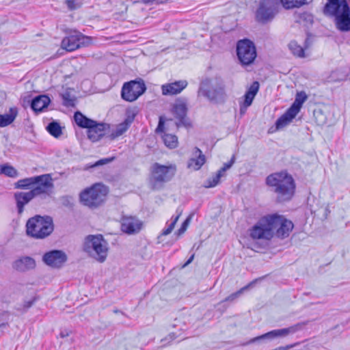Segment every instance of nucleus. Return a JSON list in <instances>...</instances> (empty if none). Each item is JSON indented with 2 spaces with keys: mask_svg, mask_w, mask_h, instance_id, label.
Returning a JSON list of instances; mask_svg holds the SVG:
<instances>
[{
  "mask_svg": "<svg viewBox=\"0 0 350 350\" xmlns=\"http://www.w3.org/2000/svg\"><path fill=\"white\" fill-rule=\"evenodd\" d=\"M306 0H281V3L286 9L298 8L304 4Z\"/></svg>",
  "mask_w": 350,
  "mask_h": 350,
  "instance_id": "4c0bfd02",
  "label": "nucleus"
},
{
  "mask_svg": "<svg viewBox=\"0 0 350 350\" xmlns=\"http://www.w3.org/2000/svg\"><path fill=\"white\" fill-rule=\"evenodd\" d=\"M146 89L143 80L131 81L124 83L122 88L121 96L126 101L133 102L137 100L146 91Z\"/></svg>",
  "mask_w": 350,
  "mask_h": 350,
  "instance_id": "9d476101",
  "label": "nucleus"
},
{
  "mask_svg": "<svg viewBox=\"0 0 350 350\" xmlns=\"http://www.w3.org/2000/svg\"><path fill=\"white\" fill-rule=\"evenodd\" d=\"M295 111H291V109L289 108L286 112L283 114L280 118L278 119L275 122V126L278 129H282L288 124L292 120L297 116Z\"/></svg>",
  "mask_w": 350,
  "mask_h": 350,
  "instance_id": "c85d7f7f",
  "label": "nucleus"
},
{
  "mask_svg": "<svg viewBox=\"0 0 350 350\" xmlns=\"http://www.w3.org/2000/svg\"><path fill=\"white\" fill-rule=\"evenodd\" d=\"M53 220H27L26 232L28 236L42 239L49 236L54 229Z\"/></svg>",
  "mask_w": 350,
  "mask_h": 350,
  "instance_id": "1a4fd4ad",
  "label": "nucleus"
},
{
  "mask_svg": "<svg viewBox=\"0 0 350 350\" xmlns=\"http://www.w3.org/2000/svg\"><path fill=\"white\" fill-rule=\"evenodd\" d=\"M291 51L296 56L299 57H304V50L295 41H291L288 44Z\"/></svg>",
  "mask_w": 350,
  "mask_h": 350,
  "instance_id": "c9c22d12",
  "label": "nucleus"
},
{
  "mask_svg": "<svg viewBox=\"0 0 350 350\" xmlns=\"http://www.w3.org/2000/svg\"><path fill=\"white\" fill-rule=\"evenodd\" d=\"M177 212H179V213H178L177 215H176L174 217V216H173L171 219H178L180 217L182 211H180V209L178 208V209L177 210Z\"/></svg>",
  "mask_w": 350,
  "mask_h": 350,
  "instance_id": "3c124183",
  "label": "nucleus"
},
{
  "mask_svg": "<svg viewBox=\"0 0 350 350\" xmlns=\"http://www.w3.org/2000/svg\"><path fill=\"white\" fill-rule=\"evenodd\" d=\"M8 323H0V329L1 328H5L8 326Z\"/></svg>",
  "mask_w": 350,
  "mask_h": 350,
  "instance_id": "864d4df0",
  "label": "nucleus"
},
{
  "mask_svg": "<svg viewBox=\"0 0 350 350\" xmlns=\"http://www.w3.org/2000/svg\"><path fill=\"white\" fill-rule=\"evenodd\" d=\"M31 219H51L48 216H46V217H42L39 215H36L33 217H32Z\"/></svg>",
  "mask_w": 350,
  "mask_h": 350,
  "instance_id": "09e8293b",
  "label": "nucleus"
},
{
  "mask_svg": "<svg viewBox=\"0 0 350 350\" xmlns=\"http://www.w3.org/2000/svg\"><path fill=\"white\" fill-rule=\"evenodd\" d=\"M36 266V260L30 256H23L12 263L13 269L19 272H26L32 270Z\"/></svg>",
  "mask_w": 350,
  "mask_h": 350,
  "instance_id": "412c9836",
  "label": "nucleus"
},
{
  "mask_svg": "<svg viewBox=\"0 0 350 350\" xmlns=\"http://www.w3.org/2000/svg\"><path fill=\"white\" fill-rule=\"evenodd\" d=\"M273 223L274 227V235L278 238L284 239L288 237L290 232L293 228L292 220H265Z\"/></svg>",
  "mask_w": 350,
  "mask_h": 350,
  "instance_id": "dca6fc26",
  "label": "nucleus"
},
{
  "mask_svg": "<svg viewBox=\"0 0 350 350\" xmlns=\"http://www.w3.org/2000/svg\"><path fill=\"white\" fill-rule=\"evenodd\" d=\"M51 100L46 95H40L36 96L31 102V108L36 112H40L46 108L50 103Z\"/></svg>",
  "mask_w": 350,
  "mask_h": 350,
  "instance_id": "a878e982",
  "label": "nucleus"
},
{
  "mask_svg": "<svg viewBox=\"0 0 350 350\" xmlns=\"http://www.w3.org/2000/svg\"><path fill=\"white\" fill-rule=\"evenodd\" d=\"M325 14L334 17L336 28L340 31H350V7L347 0H328Z\"/></svg>",
  "mask_w": 350,
  "mask_h": 350,
  "instance_id": "f03ea898",
  "label": "nucleus"
},
{
  "mask_svg": "<svg viewBox=\"0 0 350 350\" xmlns=\"http://www.w3.org/2000/svg\"><path fill=\"white\" fill-rule=\"evenodd\" d=\"M206 158L202 152L198 148H195L193 157L188 161L187 167L193 170H198L204 164Z\"/></svg>",
  "mask_w": 350,
  "mask_h": 350,
  "instance_id": "5701e85b",
  "label": "nucleus"
},
{
  "mask_svg": "<svg viewBox=\"0 0 350 350\" xmlns=\"http://www.w3.org/2000/svg\"><path fill=\"white\" fill-rule=\"evenodd\" d=\"M168 336L170 337L171 340H172L176 338V336H175L174 334H170Z\"/></svg>",
  "mask_w": 350,
  "mask_h": 350,
  "instance_id": "5fc2aeb1",
  "label": "nucleus"
},
{
  "mask_svg": "<svg viewBox=\"0 0 350 350\" xmlns=\"http://www.w3.org/2000/svg\"><path fill=\"white\" fill-rule=\"evenodd\" d=\"M83 250L96 261L103 263L108 256L109 244L100 234H89L84 239Z\"/></svg>",
  "mask_w": 350,
  "mask_h": 350,
  "instance_id": "7ed1b4c3",
  "label": "nucleus"
},
{
  "mask_svg": "<svg viewBox=\"0 0 350 350\" xmlns=\"http://www.w3.org/2000/svg\"><path fill=\"white\" fill-rule=\"evenodd\" d=\"M163 140L165 145L170 148H174L178 145V139L174 135L165 134Z\"/></svg>",
  "mask_w": 350,
  "mask_h": 350,
  "instance_id": "f704fd0d",
  "label": "nucleus"
},
{
  "mask_svg": "<svg viewBox=\"0 0 350 350\" xmlns=\"http://www.w3.org/2000/svg\"><path fill=\"white\" fill-rule=\"evenodd\" d=\"M259 89V83L257 81H254L249 88L247 91L245 92L244 95V100L243 103H240V113L244 114L247 109L250 107L253 100L254 99Z\"/></svg>",
  "mask_w": 350,
  "mask_h": 350,
  "instance_id": "6ab92c4d",
  "label": "nucleus"
},
{
  "mask_svg": "<svg viewBox=\"0 0 350 350\" xmlns=\"http://www.w3.org/2000/svg\"><path fill=\"white\" fill-rule=\"evenodd\" d=\"M108 192L109 190L106 186L100 183H96L81 192L80 202L90 208H96L104 204Z\"/></svg>",
  "mask_w": 350,
  "mask_h": 350,
  "instance_id": "20e7f679",
  "label": "nucleus"
},
{
  "mask_svg": "<svg viewBox=\"0 0 350 350\" xmlns=\"http://www.w3.org/2000/svg\"><path fill=\"white\" fill-rule=\"evenodd\" d=\"M193 215H189V216H188L186 219H191V217H193Z\"/></svg>",
  "mask_w": 350,
  "mask_h": 350,
  "instance_id": "4d7b16f0",
  "label": "nucleus"
},
{
  "mask_svg": "<svg viewBox=\"0 0 350 350\" xmlns=\"http://www.w3.org/2000/svg\"><path fill=\"white\" fill-rule=\"evenodd\" d=\"M250 237L253 239L271 240L274 236V227L273 223L259 220L251 229Z\"/></svg>",
  "mask_w": 350,
  "mask_h": 350,
  "instance_id": "f8f14e48",
  "label": "nucleus"
},
{
  "mask_svg": "<svg viewBox=\"0 0 350 350\" xmlns=\"http://www.w3.org/2000/svg\"><path fill=\"white\" fill-rule=\"evenodd\" d=\"M67 255L62 250H53L42 256V261L49 267L55 269L61 268L67 261Z\"/></svg>",
  "mask_w": 350,
  "mask_h": 350,
  "instance_id": "4468645a",
  "label": "nucleus"
},
{
  "mask_svg": "<svg viewBox=\"0 0 350 350\" xmlns=\"http://www.w3.org/2000/svg\"><path fill=\"white\" fill-rule=\"evenodd\" d=\"M74 119L76 124L79 127L85 128L88 129V130L95 122L94 120L87 118L79 111L75 112L74 115Z\"/></svg>",
  "mask_w": 350,
  "mask_h": 350,
  "instance_id": "c756f323",
  "label": "nucleus"
},
{
  "mask_svg": "<svg viewBox=\"0 0 350 350\" xmlns=\"http://www.w3.org/2000/svg\"><path fill=\"white\" fill-rule=\"evenodd\" d=\"M90 42V37L85 36L80 32L75 31L73 34L62 40V47L67 51H72L81 46H88Z\"/></svg>",
  "mask_w": 350,
  "mask_h": 350,
  "instance_id": "ddd939ff",
  "label": "nucleus"
},
{
  "mask_svg": "<svg viewBox=\"0 0 350 350\" xmlns=\"http://www.w3.org/2000/svg\"><path fill=\"white\" fill-rule=\"evenodd\" d=\"M46 129L48 132L55 137H59L62 133L59 124L56 122L49 123Z\"/></svg>",
  "mask_w": 350,
  "mask_h": 350,
  "instance_id": "72a5a7b5",
  "label": "nucleus"
},
{
  "mask_svg": "<svg viewBox=\"0 0 350 350\" xmlns=\"http://www.w3.org/2000/svg\"><path fill=\"white\" fill-rule=\"evenodd\" d=\"M174 113L176 117L180 120V123L184 124V119L187 114V103L183 100H177L174 105Z\"/></svg>",
  "mask_w": 350,
  "mask_h": 350,
  "instance_id": "bb28decb",
  "label": "nucleus"
},
{
  "mask_svg": "<svg viewBox=\"0 0 350 350\" xmlns=\"http://www.w3.org/2000/svg\"><path fill=\"white\" fill-rule=\"evenodd\" d=\"M193 258H194V254H193V255H191L190 256V258L185 263L184 267H185V266L188 265L189 264H190L192 262V260H193Z\"/></svg>",
  "mask_w": 350,
  "mask_h": 350,
  "instance_id": "8fccbe9b",
  "label": "nucleus"
},
{
  "mask_svg": "<svg viewBox=\"0 0 350 350\" xmlns=\"http://www.w3.org/2000/svg\"><path fill=\"white\" fill-rule=\"evenodd\" d=\"M200 92L209 100L215 103H224L226 98L225 85L221 79H206L202 81Z\"/></svg>",
  "mask_w": 350,
  "mask_h": 350,
  "instance_id": "39448f33",
  "label": "nucleus"
},
{
  "mask_svg": "<svg viewBox=\"0 0 350 350\" xmlns=\"http://www.w3.org/2000/svg\"><path fill=\"white\" fill-rule=\"evenodd\" d=\"M31 191L18 192L14 194V198L16 202L18 212L21 213L23 211V206L33 198Z\"/></svg>",
  "mask_w": 350,
  "mask_h": 350,
  "instance_id": "b1692460",
  "label": "nucleus"
},
{
  "mask_svg": "<svg viewBox=\"0 0 350 350\" xmlns=\"http://www.w3.org/2000/svg\"><path fill=\"white\" fill-rule=\"evenodd\" d=\"M177 221L178 220H173V221L172 223H170L166 228H165L162 230V232L157 237L159 243L163 241L162 237L163 236H167L172 232V231L173 230V229L175 227V225H176Z\"/></svg>",
  "mask_w": 350,
  "mask_h": 350,
  "instance_id": "58836bf2",
  "label": "nucleus"
},
{
  "mask_svg": "<svg viewBox=\"0 0 350 350\" xmlns=\"http://www.w3.org/2000/svg\"><path fill=\"white\" fill-rule=\"evenodd\" d=\"M66 3L70 10L79 8L81 5L78 0H66Z\"/></svg>",
  "mask_w": 350,
  "mask_h": 350,
  "instance_id": "79ce46f5",
  "label": "nucleus"
},
{
  "mask_svg": "<svg viewBox=\"0 0 350 350\" xmlns=\"http://www.w3.org/2000/svg\"><path fill=\"white\" fill-rule=\"evenodd\" d=\"M278 0H260L255 12L256 21L266 24L273 20L278 12Z\"/></svg>",
  "mask_w": 350,
  "mask_h": 350,
  "instance_id": "6e6552de",
  "label": "nucleus"
},
{
  "mask_svg": "<svg viewBox=\"0 0 350 350\" xmlns=\"http://www.w3.org/2000/svg\"><path fill=\"white\" fill-rule=\"evenodd\" d=\"M164 119L163 117H160L159 118V124H158V126L156 129V131L157 132H163V129H164Z\"/></svg>",
  "mask_w": 350,
  "mask_h": 350,
  "instance_id": "37998d69",
  "label": "nucleus"
},
{
  "mask_svg": "<svg viewBox=\"0 0 350 350\" xmlns=\"http://www.w3.org/2000/svg\"><path fill=\"white\" fill-rule=\"evenodd\" d=\"M112 160H113V158L100 159L91 165H86L85 167V170H88L90 168H92V167H97V166H99L101 165L107 164V163L111 162Z\"/></svg>",
  "mask_w": 350,
  "mask_h": 350,
  "instance_id": "a19ab883",
  "label": "nucleus"
},
{
  "mask_svg": "<svg viewBox=\"0 0 350 350\" xmlns=\"http://www.w3.org/2000/svg\"><path fill=\"white\" fill-rule=\"evenodd\" d=\"M38 180L30 191L33 197L41 195H49L53 189V184L49 175L37 176Z\"/></svg>",
  "mask_w": 350,
  "mask_h": 350,
  "instance_id": "2eb2a0df",
  "label": "nucleus"
},
{
  "mask_svg": "<svg viewBox=\"0 0 350 350\" xmlns=\"http://www.w3.org/2000/svg\"><path fill=\"white\" fill-rule=\"evenodd\" d=\"M307 95L304 92H298L296 94L295 100L290 109L291 111H295L296 113H298L300 111V109L303 105V103L306 100Z\"/></svg>",
  "mask_w": 350,
  "mask_h": 350,
  "instance_id": "7c9ffc66",
  "label": "nucleus"
},
{
  "mask_svg": "<svg viewBox=\"0 0 350 350\" xmlns=\"http://www.w3.org/2000/svg\"><path fill=\"white\" fill-rule=\"evenodd\" d=\"M122 219H134L133 217L130 216V217H122Z\"/></svg>",
  "mask_w": 350,
  "mask_h": 350,
  "instance_id": "6e6d98bb",
  "label": "nucleus"
},
{
  "mask_svg": "<svg viewBox=\"0 0 350 350\" xmlns=\"http://www.w3.org/2000/svg\"><path fill=\"white\" fill-rule=\"evenodd\" d=\"M68 96L69 95L68 94H65L63 95L64 103L66 105H72L73 104V100L72 99L68 98Z\"/></svg>",
  "mask_w": 350,
  "mask_h": 350,
  "instance_id": "49530a36",
  "label": "nucleus"
},
{
  "mask_svg": "<svg viewBox=\"0 0 350 350\" xmlns=\"http://www.w3.org/2000/svg\"><path fill=\"white\" fill-rule=\"evenodd\" d=\"M68 336V333L67 332H61L60 336L62 338H65Z\"/></svg>",
  "mask_w": 350,
  "mask_h": 350,
  "instance_id": "603ef678",
  "label": "nucleus"
},
{
  "mask_svg": "<svg viewBox=\"0 0 350 350\" xmlns=\"http://www.w3.org/2000/svg\"><path fill=\"white\" fill-rule=\"evenodd\" d=\"M237 53L239 61L243 65L252 64L256 57L254 43L249 40H240L237 43Z\"/></svg>",
  "mask_w": 350,
  "mask_h": 350,
  "instance_id": "9b49d317",
  "label": "nucleus"
},
{
  "mask_svg": "<svg viewBox=\"0 0 350 350\" xmlns=\"http://www.w3.org/2000/svg\"><path fill=\"white\" fill-rule=\"evenodd\" d=\"M188 83L186 80H179L172 83H167L161 85V92L164 96H173L180 94Z\"/></svg>",
  "mask_w": 350,
  "mask_h": 350,
  "instance_id": "a211bd4d",
  "label": "nucleus"
},
{
  "mask_svg": "<svg viewBox=\"0 0 350 350\" xmlns=\"http://www.w3.org/2000/svg\"><path fill=\"white\" fill-rule=\"evenodd\" d=\"M262 219H284V217L278 213H273L264 217Z\"/></svg>",
  "mask_w": 350,
  "mask_h": 350,
  "instance_id": "c03bdc74",
  "label": "nucleus"
},
{
  "mask_svg": "<svg viewBox=\"0 0 350 350\" xmlns=\"http://www.w3.org/2000/svg\"><path fill=\"white\" fill-rule=\"evenodd\" d=\"M109 130V124L95 121L88 130V137L92 142H98L104 137Z\"/></svg>",
  "mask_w": 350,
  "mask_h": 350,
  "instance_id": "f3484780",
  "label": "nucleus"
},
{
  "mask_svg": "<svg viewBox=\"0 0 350 350\" xmlns=\"http://www.w3.org/2000/svg\"><path fill=\"white\" fill-rule=\"evenodd\" d=\"M175 165H163L158 163L152 164L150 168V184L153 189H159L164 183L170 181L175 175Z\"/></svg>",
  "mask_w": 350,
  "mask_h": 350,
  "instance_id": "0eeeda50",
  "label": "nucleus"
},
{
  "mask_svg": "<svg viewBox=\"0 0 350 350\" xmlns=\"http://www.w3.org/2000/svg\"><path fill=\"white\" fill-rule=\"evenodd\" d=\"M294 346H295V345H289V346L288 345L286 347H278L274 349L273 350H287L289 348L293 347Z\"/></svg>",
  "mask_w": 350,
  "mask_h": 350,
  "instance_id": "de8ad7c7",
  "label": "nucleus"
},
{
  "mask_svg": "<svg viewBox=\"0 0 350 350\" xmlns=\"http://www.w3.org/2000/svg\"><path fill=\"white\" fill-rule=\"evenodd\" d=\"M121 230L127 234H135L140 232L143 223L140 220H122Z\"/></svg>",
  "mask_w": 350,
  "mask_h": 350,
  "instance_id": "4be33fe9",
  "label": "nucleus"
},
{
  "mask_svg": "<svg viewBox=\"0 0 350 350\" xmlns=\"http://www.w3.org/2000/svg\"><path fill=\"white\" fill-rule=\"evenodd\" d=\"M266 276H263V277H261V278H259L258 279H256L254 280H253L252 282H251L250 284H248L247 286L241 288L240 290H239L238 291L234 293H232L231 295H230L228 297H227L226 299H225V301H233L235 299H237V297H239L244 291L248 289L250 286H252L254 284H255L258 280H262L263 278H265Z\"/></svg>",
  "mask_w": 350,
  "mask_h": 350,
  "instance_id": "473e14b6",
  "label": "nucleus"
},
{
  "mask_svg": "<svg viewBox=\"0 0 350 350\" xmlns=\"http://www.w3.org/2000/svg\"><path fill=\"white\" fill-rule=\"evenodd\" d=\"M308 324V321L297 323L290 327L273 329L260 336L254 337L249 341L243 344V346L248 345L253 343H262L267 341H273L278 338H284L288 335H292L296 332L301 331Z\"/></svg>",
  "mask_w": 350,
  "mask_h": 350,
  "instance_id": "423d86ee",
  "label": "nucleus"
},
{
  "mask_svg": "<svg viewBox=\"0 0 350 350\" xmlns=\"http://www.w3.org/2000/svg\"><path fill=\"white\" fill-rule=\"evenodd\" d=\"M0 174H3L9 177L17 176L18 172L16 170L10 165H3L0 167Z\"/></svg>",
  "mask_w": 350,
  "mask_h": 350,
  "instance_id": "e433bc0d",
  "label": "nucleus"
},
{
  "mask_svg": "<svg viewBox=\"0 0 350 350\" xmlns=\"http://www.w3.org/2000/svg\"><path fill=\"white\" fill-rule=\"evenodd\" d=\"M36 300V298L34 297L30 301H25L24 303V305H23V307L25 310H27L28 308H29L30 307L32 306V305L35 303Z\"/></svg>",
  "mask_w": 350,
  "mask_h": 350,
  "instance_id": "a18cd8bd",
  "label": "nucleus"
},
{
  "mask_svg": "<svg viewBox=\"0 0 350 350\" xmlns=\"http://www.w3.org/2000/svg\"><path fill=\"white\" fill-rule=\"evenodd\" d=\"M189 221L190 220H184L183 223L181 225V227L175 232L176 239H178L180 236L185 233L189 224Z\"/></svg>",
  "mask_w": 350,
  "mask_h": 350,
  "instance_id": "ea45409f",
  "label": "nucleus"
},
{
  "mask_svg": "<svg viewBox=\"0 0 350 350\" xmlns=\"http://www.w3.org/2000/svg\"><path fill=\"white\" fill-rule=\"evenodd\" d=\"M234 162L235 156L233 155L229 162L224 163V166L217 173L206 180L205 187L210 188L216 186L219 183L221 178L224 176L226 171L230 169Z\"/></svg>",
  "mask_w": 350,
  "mask_h": 350,
  "instance_id": "aec40b11",
  "label": "nucleus"
},
{
  "mask_svg": "<svg viewBox=\"0 0 350 350\" xmlns=\"http://www.w3.org/2000/svg\"><path fill=\"white\" fill-rule=\"evenodd\" d=\"M134 119V116H128L124 122L118 124L110 135L111 139H114L123 135L129 129Z\"/></svg>",
  "mask_w": 350,
  "mask_h": 350,
  "instance_id": "393cba45",
  "label": "nucleus"
},
{
  "mask_svg": "<svg viewBox=\"0 0 350 350\" xmlns=\"http://www.w3.org/2000/svg\"><path fill=\"white\" fill-rule=\"evenodd\" d=\"M267 185L275 195V201L283 203L290 201L295 192V183L286 172L273 173L266 178Z\"/></svg>",
  "mask_w": 350,
  "mask_h": 350,
  "instance_id": "f257e3e1",
  "label": "nucleus"
},
{
  "mask_svg": "<svg viewBox=\"0 0 350 350\" xmlns=\"http://www.w3.org/2000/svg\"><path fill=\"white\" fill-rule=\"evenodd\" d=\"M38 178L37 176H33L21 179L15 183V188L27 189L29 187H33L36 183Z\"/></svg>",
  "mask_w": 350,
  "mask_h": 350,
  "instance_id": "2f4dec72",
  "label": "nucleus"
},
{
  "mask_svg": "<svg viewBox=\"0 0 350 350\" xmlns=\"http://www.w3.org/2000/svg\"><path fill=\"white\" fill-rule=\"evenodd\" d=\"M18 115L16 107H10L8 113L0 114V127H5L11 124Z\"/></svg>",
  "mask_w": 350,
  "mask_h": 350,
  "instance_id": "cd10ccee",
  "label": "nucleus"
}]
</instances>
